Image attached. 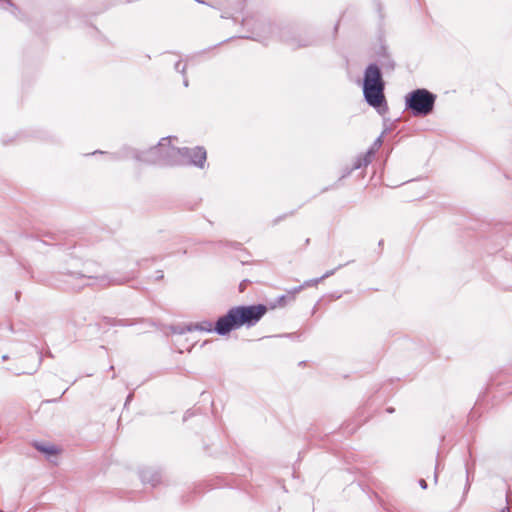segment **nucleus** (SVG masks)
<instances>
[{
  "label": "nucleus",
  "mask_w": 512,
  "mask_h": 512,
  "mask_svg": "<svg viewBox=\"0 0 512 512\" xmlns=\"http://www.w3.org/2000/svg\"><path fill=\"white\" fill-rule=\"evenodd\" d=\"M267 311L268 307L265 304L234 306L216 320L214 332L220 336H226L243 326L252 327L262 319Z\"/></svg>",
  "instance_id": "nucleus-1"
},
{
  "label": "nucleus",
  "mask_w": 512,
  "mask_h": 512,
  "mask_svg": "<svg viewBox=\"0 0 512 512\" xmlns=\"http://www.w3.org/2000/svg\"><path fill=\"white\" fill-rule=\"evenodd\" d=\"M254 35V40L265 44L267 40L276 38L292 50L308 47L313 43L310 37L300 34L295 27L290 25L281 26L271 21L260 22Z\"/></svg>",
  "instance_id": "nucleus-2"
},
{
  "label": "nucleus",
  "mask_w": 512,
  "mask_h": 512,
  "mask_svg": "<svg viewBox=\"0 0 512 512\" xmlns=\"http://www.w3.org/2000/svg\"><path fill=\"white\" fill-rule=\"evenodd\" d=\"M362 90L364 99L369 106L380 115L388 112V104L384 93L385 81L381 67L378 64L370 63L365 68Z\"/></svg>",
  "instance_id": "nucleus-3"
},
{
  "label": "nucleus",
  "mask_w": 512,
  "mask_h": 512,
  "mask_svg": "<svg viewBox=\"0 0 512 512\" xmlns=\"http://www.w3.org/2000/svg\"><path fill=\"white\" fill-rule=\"evenodd\" d=\"M437 95L426 88H417L405 96V110L417 118L433 113Z\"/></svg>",
  "instance_id": "nucleus-4"
},
{
  "label": "nucleus",
  "mask_w": 512,
  "mask_h": 512,
  "mask_svg": "<svg viewBox=\"0 0 512 512\" xmlns=\"http://www.w3.org/2000/svg\"><path fill=\"white\" fill-rule=\"evenodd\" d=\"M64 276L67 278L65 280L67 288L72 290H80L85 286L93 285L92 283H86L85 280L93 279L100 287H107L109 285H121L134 278L133 274H127L124 276L117 277L109 275L90 276L80 272L72 271L65 273Z\"/></svg>",
  "instance_id": "nucleus-5"
},
{
  "label": "nucleus",
  "mask_w": 512,
  "mask_h": 512,
  "mask_svg": "<svg viewBox=\"0 0 512 512\" xmlns=\"http://www.w3.org/2000/svg\"><path fill=\"white\" fill-rule=\"evenodd\" d=\"M166 161L168 163H179L181 165H194L203 168L206 162L207 153L204 147L196 146L194 148H168Z\"/></svg>",
  "instance_id": "nucleus-6"
},
{
  "label": "nucleus",
  "mask_w": 512,
  "mask_h": 512,
  "mask_svg": "<svg viewBox=\"0 0 512 512\" xmlns=\"http://www.w3.org/2000/svg\"><path fill=\"white\" fill-rule=\"evenodd\" d=\"M168 148H176L171 145V137L162 138L156 146H153L147 150H145V157L153 158L154 161L145 162V164H155L160 166H179V163H168L166 161V156L169 154Z\"/></svg>",
  "instance_id": "nucleus-7"
},
{
  "label": "nucleus",
  "mask_w": 512,
  "mask_h": 512,
  "mask_svg": "<svg viewBox=\"0 0 512 512\" xmlns=\"http://www.w3.org/2000/svg\"><path fill=\"white\" fill-rule=\"evenodd\" d=\"M117 152L119 154L120 160H126V159L132 158V159H134L138 162H142V163L154 161V159L151 157H149V158L145 157V150L140 151V150H137V149L129 147V146H123Z\"/></svg>",
  "instance_id": "nucleus-8"
},
{
  "label": "nucleus",
  "mask_w": 512,
  "mask_h": 512,
  "mask_svg": "<svg viewBox=\"0 0 512 512\" xmlns=\"http://www.w3.org/2000/svg\"><path fill=\"white\" fill-rule=\"evenodd\" d=\"M139 476L143 484H150L153 487L157 486L162 479L161 471L153 467L141 469Z\"/></svg>",
  "instance_id": "nucleus-9"
},
{
  "label": "nucleus",
  "mask_w": 512,
  "mask_h": 512,
  "mask_svg": "<svg viewBox=\"0 0 512 512\" xmlns=\"http://www.w3.org/2000/svg\"><path fill=\"white\" fill-rule=\"evenodd\" d=\"M302 290V286L295 287L288 294L281 295L276 298L275 303L271 305V308H275L276 306H285L288 302H291L295 299V295Z\"/></svg>",
  "instance_id": "nucleus-10"
},
{
  "label": "nucleus",
  "mask_w": 512,
  "mask_h": 512,
  "mask_svg": "<svg viewBox=\"0 0 512 512\" xmlns=\"http://www.w3.org/2000/svg\"><path fill=\"white\" fill-rule=\"evenodd\" d=\"M373 158V151H367L364 155L358 156L350 167V171L358 170L369 165Z\"/></svg>",
  "instance_id": "nucleus-11"
},
{
  "label": "nucleus",
  "mask_w": 512,
  "mask_h": 512,
  "mask_svg": "<svg viewBox=\"0 0 512 512\" xmlns=\"http://www.w3.org/2000/svg\"><path fill=\"white\" fill-rule=\"evenodd\" d=\"M34 447L46 456H54L58 454L59 449L55 445H46L42 443H35Z\"/></svg>",
  "instance_id": "nucleus-12"
},
{
  "label": "nucleus",
  "mask_w": 512,
  "mask_h": 512,
  "mask_svg": "<svg viewBox=\"0 0 512 512\" xmlns=\"http://www.w3.org/2000/svg\"><path fill=\"white\" fill-rule=\"evenodd\" d=\"M191 332L200 331V332H212L214 331V327L212 323L208 320L199 322V323H190Z\"/></svg>",
  "instance_id": "nucleus-13"
},
{
  "label": "nucleus",
  "mask_w": 512,
  "mask_h": 512,
  "mask_svg": "<svg viewBox=\"0 0 512 512\" xmlns=\"http://www.w3.org/2000/svg\"><path fill=\"white\" fill-rule=\"evenodd\" d=\"M380 63L381 69L383 68L385 71L392 72L395 69L396 64L394 60L388 54H386V52L384 53Z\"/></svg>",
  "instance_id": "nucleus-14"
},
{
  "label": "nucleus",
  "mask_w": 512,
  "mask_h": 512,
  "mask_svg": "<svg viewBox=\"0 0 512 512\" xmlns=\"http://www.w3.org/2000/svg\"><path fill=\"white\" fill-rule=\"evenodd\" d=\"M170 331L173 334L183 335L187 332H191V325L189 324H177L170 327Z\"/></svg>",
  "instance_id": "nucleus-15"
},
{
  "label": "nucleus",
  "mask_w": 512,
  "mask_h": 512,
  "mask_svg": "<svg viewBox=\"0 0 512 512\" xmlns=\"http://www.w3.org/2000/svg\"><path fill=\"white\" fill-rule=\"evenodd\" d=\"M107 323L112 325V326H116V325H119V326H131L134 324V322L128 320V319H111V318H108L107 319Z\"/></svg>",
  "instance_id": "nucleus-16"
},
{
  "label": "nucleus",
  "mask_w": 512,
  "mask_h": 512,
  "mask_svg": "<svg viewBox=\"0 0 512 512\" xmlns=\"http://www.w3.org/2000/svg\"><path fill=\"white\" fill-rule=\"evenodd\" d=\"M0 7L4 10L11 8V13L17 16L16 11H18V8L14 5L12 0H0Z\"/></svg>",
  "instance_id": "nucleus-17"
},
{
  "label": "nucleus",
  "mask_w": 512,
  "mask_h": 512,
  "mask_svg": "<svg viewBox=\"0 0 512 512\" xmlns=\"http://www.w3.org/2000/svg\"><path fill=\"white\" fill-rule=\"evenodd\" d=\"M95 154H105V155H107V157L110 161H120L119 154L117 151L109 153V152H104L101 150H96L92 153V155H95Z\"/></svg>",
  "instance_id": "nucleus-18"
},
{
  "label": "nucleus",
  "mask_w": 512,
  "mask_h": 512,
  "mask_svg": "<svg viewBox=\"0 0 512 512\" xmlns=\"http://www.w3.org/2000/svg\"><path fill=\"white\" fill-rule=\"evenodd\" d=\"M351 262H352V261H349V262H347V263H345V264H340V265H338L336 268L331 269V270H328L326 273H324V274L321 276L322 280H324V279H326V278H328V277H330V276L334 275V273H335L338 269H341L342 267L346 266L347 264H349V263H351Z\"/></svg>",
  "instance_id": "nucleus-19"
},
{
  "label": "nucleus",
  "mask_w": 512,
  "mask_h": 512,
  "mask_svg": "<svg viewBox=\"0 0 512 512\" xmlns=\"http://www.w3.org/2000/svg\"><path fill=\"white\" fill-rule=\"evenodd\" d=\"M382 143V135H380L378 138H376V140L374 141V143L372 144L368 151H373L374 155L376 151L381 147Z\"/></svg>",
  "instance_id": "nucleus-20"
},
{
  "label": "nucleus",
  "mask_w": 512,
  "mask_h": 512,
  "mask_svg": "<svg viewBox=\"0 0 512 512\" xmlns=\"http://www.w3.org/2000/svg\"><path fill=\"white\" fill-rule=\"evenodd\" d=\"M321 281H323L321 277H319V278H314V279H310V280L305 281V282H304V284H303V285H301V286H302V288H303L304 286H307V287H308V286H315V285H317L318 283H320Z\"/></svg>",
  "instance_id": "nucleus-21"
},
{
  "label": "nucleus",
  "mask_w": 512,
  "mask_h": 512,
  "mask_svg": "<svg viewBox=\"0 0 512 512\" xmlns=\"http://www.w3.org/2000/svg\"><path fill=\"white\" fill-rule=\"evenodd\" d=\"M174 69L185 76L186 73V65H182L181 61H177L174 65Z\"/></svg>",
  "instance_id": "nucleus-22"
},
{
  "label": "nucleus",
  "mask_w": 512,
  "mask_h": 512,
  "mask_svg": "<svg viewBox=\"0 0 512 512\" xmlns=\"http://www.w3.org/2000/svg\"><path fill=\"white\" fill-rule=\"evenodd\" d=\"M294 211H291L289 215H293ZM288 216V214L281 215L273 220V225L278 224L281 220L285 219Z\"/></svg>",
  "instance_id": "nucleus-23"
},
{
  "label": "nucleus",
  "mask_w": 512,
  "mask_h": 512,
  "mask_svg": "<svg viewBox=\"0 0 512 512\" xmlns=\"http://www.w3.org/2000/svg\"><path fill=\"white\" fill-rule=\"evenodd\" d=\"M353 171H350V167H346L344 170H343V174L341 175L340 177V180L341 179H344L346 177H348Z\"/></svg>",
  "instance_id": "nucleus-24"
},
{
  "label": "nucleus",
  "mask_w": 512,
  "mask_h": 512,
  "mask_svg": "<svg viewBox=\"0 0 512 512\" xmlns=\"http://www.w3.org/2000/svg\"><path fill=\"white\" fill-rule=\"evenodd\" d=\"M67 390H68V388H66L58 398L46 400L45 402L46 403L58 402L62 398V396L67 392Z\"/></svg>",
  "instance_id": "nucleus-25"
},
{
  "label": "nucleus",
  "mask_w": 512,
  "mask_h": 512,
  "mask_svg": "<svg viewBox=\"0 0 512 512\" xmlns=\"http://www.w3.org/2000/svg\"><path fill=\"white\" fill-rule=\"evenodd\" d=\"M439 467H440V464L439 462L437 461L436 462V465H435V472H434V481L437 482L438 480V471H439Z\"/></svg>",
  "instance_id": "nucleus-26"
},
{
  "label": "nucleus",
  "mask_w": 512,
  "mask_h": 512,
  "mask_svg": "<svg viewBox=\"0 0 512 512\" xmlns=\"http://www.w3.org/2000/svg\"><path fill=\"white\" fill-rule=\"evenodd\" d=\"M164 278V274L162 270L156 271V280H161Z\"/></svg>",
  "instance_id": "nucleus-27"
},
{
  "label": "nucleus",
  "mask_w": 512,
  "mask_h": 512,
  "mask_svg": "<svg viewBox=\"0 0 512 512\" xmlns=\"http://www.w3.org/2000/svg\"><path fill=\"white\" fill-rule=\"evenodd\" d=\"M419 485H420V487H421L422 489H426V488H427V486H428V485H427L426 480H424V479H420V480H419Z\"/></svg>",
  "instance_id": "nucleus-28"
},
{
  "label": "nucleus",
  "mask_w": 512,
  "mask_h": 512,
  "mask_svg": "<svg viewBox=\"0 0 512 512\" xmlns=\"http://www.w3.org/2000/svg\"><path fill=\"white\" fill-rule=\"evenodd\" d=\"M247 283H248V280H243V281L240 283V285H239V289H240V291H241V292H243V291H244V288H245V286H246V284H247Z\"/></svg>",
  "instance_id": "nucleus-29"
},
{
  "label": "nucleus",
  "mask_w": 512,
  "mask_h": 512,
  "mask_svg": "<svg viewBox=\"0 0 512 512\" xmlns=\"http://www.w3.org/2000/svg\"><path fill=\"white\" fill-rule=\"evenodd\" d=\"M466 473H467V483H466L465 490L467 491L469 489V487H470V483H469L470 472H469L468 468L466 469Z\"/></svg>",
  "instance_id": "nucleus-30"
},
{
  "label": "nucleus",
  "mask_w": 512,
  "mask_h": 512,
  "mask_svg": "<svg viewBox=\"0 0 512 512\" xmlns=\"http://www.w3.org/2000/svg\"><path fill=\"white\" fill-rule=\"evenodd\" d=\"M132 398H133V394H131V393H130V394L127 396V398H126L125 406H126V405L131 401V400H132Z\"/></svg>",
  "instance_id": "nucleus-31"
},
{
  "label": "nucleus",
  "mask_w": 512,
  "mask_h": 512,
  "mask_svg": "<svg viewBox=\"0 0 512 512\" xmlns=\"http://www.w3.org/2000/svg\"><path fill=\"white\" fill-rule=\"evenodd\" d=\"M183 85H184L185 87H188V85H189L188 79H187L186 77H184Z\"/></svg>",
  "instance_id": "nucleus-32"
},
{
  "label": "nucleus",
  "mask_w": 512,
  "mask_h": 512,
  "mask_svg": "<svg viewBox=\"0 0 512 512\" xmlns=\"http://www.w3.org/2000/svg\"><path fill=\"white\" fill-rule=\"evenodd\" d=\"M386 411L388 413H393L395 411V409L393 407H389V408L386 409Z\"/></svg>",
  "instance_id": "nucleus-33"
},
{
  "label": "nucleus",
  "mask_w": 512,
  "mask_h": 512,
  "mask_svg": "<svg viewBox=\"0 0 512 512\" xmlns=\"http://www.w3.org/2000/svg\"><path fill=\"white\" fill-rule=\"evenodd\" d=\"M196 2L200 3V4H205V5H208L207 2H205L204 0H195Z\"/></svg>",
  "instance_id": "nucleus-34"
},
{
  "label": "nucleus",
  "mask_w": 512,
  "mask_h": 512,
  "mask_svg": "<svg viewBox=\"0 0 512 512\" xmlns=\"http://www.w3.org/2000/svg\"><path fill=\"white\" fill-rule=\"evenodd\" d=\"M506 501H507V504H509V491H507V493H506Z\"/></svg>",
  "instance_id": "nucleus-35"
},
{
  "label": "nucleus",
  "mask_w": 512,
  "mask_h": 512,
  "mask_svg": "<svg viewBox=\"0 0 512 512\" xmlns=\"http://www.w3.org/2000/svg\"><path fill=\"white\" fill-rule=\"evenodd\" d=\"M501 512H510V511H509V507H508V506H506V507H505Z\"/></svg>",
  "instance_id": "nucleus-36"
},
{
  "label": "nucleus",
  "mask_w": 512,
  "mask_h": 512,
  "mask_svg": "<svg viewBox=\"0 0 512 512\" xmlns=\"http://www.w3.org/2000/svg\"><path fill=\"white\" fill-rule=\"evenodd\" d=\"M2 359H3V360H7V359H8V356H7V355H3V356H2Z\"/></svg>",
  "instance_id": "nucleus-37"
},
{
  "label": "nucleus",
  "mask_w": 512,
  "mask_h": 512,
  "mask_svg": "<svg viewBox=\"0 0 512 512\" xmlns=\"http://www.w3.org/2000/svg\"><path fill=\"white\" fill-rule=\"evenodd\" d=\"M16 298L19 299V296H20V292H16Z\"/></svg>",
  "instance_id": "nucleus-38"
},
{
  "label": "nucleus",
  "mask_w": 512,
  "mask_h": 512,
  "mask_svg": "<svg viewBox=\"0 0 512 512\" xmlns=\"http://www.w3.org/2000/svg\"><path fill=\"white\" fill-rule=\"evenodd\" d=\"M383 245V240H380L379 241V246H382Z\"/></svg>",
  "instance_id": "nucleus-39"
},
{
  "label": "nucleus",
  "mask_w": 512,
  "mask_h": 512,
  "mask_svg": "<svg viewBox=\"0 0 512 512\" xmlns=\"http://www.w3.org/2000/svg\"><path fill=\"white\" fill-rule=\"evenodd\" d=\"M230 39H231V38H229V39H225V40L223 41V43H224V42H228ZM220 44H222V42H221Z\"/></svg>",
  "instance_id": "nucleus-40"
},
{
  "label": "nucleus",
  "mask_w": 512,
  "mask_h": 512,
  "mask_svg": "<svg viewBox=\"0 0 512 512\" xmlns=\"http://www.w3.org/2000/svg\"><path fill=\"white\" fill-rule=\"evenodd\" d=\"M309 242H310V239H309V238L305 240V243H306V244H308Z\"/></svg>",
  "instance_id": "nucleus-41"
},
{
  "label": "nucleus",
  "mask_w": 512,
  "mask_h": 512,
  "mask_svg": "<svg viewBox=\"0 0 512 512\" xmlns=\"http://www.w3.org/2000/svg\"><path fill=\"white\" fill-rule=\"evenodd\" d=\"M222 18H228L227 14L222 15Z\"/></svg>",
  "instance_id": "nucleus-42"
},
{
  "label": "nucleus",
  "mask_w": 512,
  "mask_h": 512,
  "mask_svg": "<svg viewBox=\"0 0 512 512\" xmlns=\"http://www.w3.org/2000/svg\"><path fill=\"white\" fill-rule=\"evenodd\" d=\"M114 369V366H110L109 371H112Z\"/></svg>",
  "instance_id": "nucleus-43"
}]
</instances>
